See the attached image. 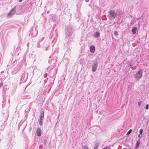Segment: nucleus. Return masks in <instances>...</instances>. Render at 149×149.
I'll use <instances>...</instances> for the list:
<instances>
[{"instance_id":"19","label":"nucleus","mask_w":149,"mask_h":149,"mask_svg":"<svg viewBox=\"0 0 149 149\" xmlns=\"http://www.w3.org/2000/svg\"><path fill=\"white\" fill-rule=\"evenodd\" d=\"M114 34L116 35H117L118 34L117 32H116V31H115L114 32Z\"/></svg>"},{"instance_id":"10","label":"nucleus","mask_w":149,"mask_h":149,"mask_svg":"<svg viewBox=\"0 0 149 149\" xmlns=\"http://www.w3.org/2000/svg\"><path fill=\"white\" fill-rule=\"evenodd\" d=\"M99 145L98 143H97L95 144V147H94V149H97L98 147V146Z\"/></svg>"},{"instance_id":"17","label":"nucleus","mask_w":149,"mask_h":149,"mask_svg":"<svg viewBox=\"0 0 149 149\" xmlns=\"http://www.w3.org/2000/svg\"><path fill=\"white\" fill-rule=\"evenodd\" d=\"M42 120H41L39 122V123L41 125H42Z\"/></svg>"},{"instance_id":"15","label":"nucleus","mask_w":149,"mask_h":149,"mask_svg":"<svg viewBox=\"0 0 149 149\" xmlns=\"http://www.w3.org/2000/svg\"><path fill=\"white\" fill-rule=\"evenodd\" d=\"M148 104H147L146 105L145 108L146 109H148Z\"/></svg>"},{"instance_id":"14","label":"nucleus","mask_w":149,"mask_h":149,"mask_svg":"<svg viewBox=\"0 0 149 149\" xmlns=\"http://www.w3.org/2000/svg\"><path fill=\"white\" fill-rule=\"evenodd\" d=\"M141 104V101L138 102V104L139 107H140Z\"/></svg>"},{"instance_id":"5","label":"nucleus","mask_w":149,"mask_h":149,"mask_svg":"<svg viewBox=\"0 0 149 149\" xmlns=\"http://www.w3.org/2000/svg\"><path fill=\"white\" fill-rule=\"evenodd\" d=\"M137 30V28L136 27H133L132 30V31L133 34H134L136 33Z\"/></svg>"},{"instance_id":"6","label":"nucleus","mask_w":149,"mask_h":149,"mask_svg":"<svg viewBox=\"0 0 149 149\" xmlns=\"http://www.w3.org/2000/svg\"><path fill=\"white\" fill-rule=\"evenodd\" d=\"M100 36V33L98 32H96L95 33V37L96 38H97L99 37Z\"/></svg>"},{"instance_id":"8","label":"nucleus","mask_w":149,"mask_h":149,"mask_svg":"<svg viewBox=\"0 0 149 149\" xmlns=\"http://www.w3.org/2000/svg\"><path fill=\"white\" fill-rule=\"evenodd\" d=\"M44 112L43 111L42 112V114H41L40 115V119L41 120H42L43 119L44 115Z\"/></svg>"},{"instance_id":"20","label":"nucleus","mask_w":149,"mask_h":149,"mask_svg":"<svg viewBox=\"0 0 149 149\" xmlns=\"http://www.w3.org/2000/svg\"><path fill=\"white\" fill-rule=\"evenodd\" d=\"M138 137H140V134H139L138 135Z\"/></svg>"},{"instance_id":"24","label":"nucleus","mask_w":149,"mask_h":149,"mask_svg":"<svg viewBox=\"0 0 149 149\" xmlns=\"http://www.w3.org/2000/svg\"><path fill=\"white\" fill-rule=\"evenodd\" d=\"M107 148H103V149H107Z\"/></svg>"},{"instance_id":"21","label":"nucleus","mask_w":149,"mask_h":149,"mask_svg":"<svg viewBox=\"0 0 149 149\" xmlns=\"http://www.w3.org/2000/svg\"><path fill=\"white\" fill-rule=\"evenodd\" d=\"M98 111V110H97V111H95V112H96L97 113Z\"/></svg>"},{"instance_id":"4","label":"nucleus","mask_w":149,"mask_h":149,"mask_svg":"<svg viewBox=\"0 0 149 149\" xmlns=\"http://www.w3.org/2000/svg\"><path fill=\"white\" fill-rule=\"evenodd\" d=\"M15 9H12L10 11V13H9L8 14V16L9 17H10V15H13L14 13H15Z\"/></svg>"},{"instance_id":"11","label":"nucleus","mask_w":149,"mask_h":149,"mask_svg":"<svg viewBox=\"0 0 149 149\" xmlns=\"http://www.w3.org/2000/svg\"><path fill=\"white\" fill-rule=\"evenodd\" d=\"M139 144H140V142H139V141H138L136 143V147H138L139 146Z\"/></svg>"},{"instance_id":"23","label":"nucleus","mask_w":149,"mask_h":149,"mask_svg":"<svg viewBox=\"0 0 149 149\" xmlns=\"http://www.w3.org/2000/svg\"><path fill=\"white\" fill-rule=\"evenodd\" d=\"M93 48H94V51L95 50V47L94 46Z\"/></svg>"},{"instance_id":"12","label":"nucleus","mask_w":149,"mask_h":149,"mask_svg":"<svg viewBox=\"0 0 149 149\" xmlns=\"http://www.w3.org/2000/svg\"><path fill=\"white\" fill-rule=\"evenodd\" d=\"M132 130L131 129H130L129 131L126 134L127 135H128L129 134H130L132 132Z\"/></svg>"},{"instance_id":"3","label":"nucleus","mask_w":149,"mask_h":149,"mask_svg":"<svg viewBox=\"0 0 149 149\" xmlns=\"http://www.w3.org/2000/svg\"><path fill=\"white\" fill-rule=\"evenodd\" d=\"M36 133L37 135L39 136H41L42 134L41 131V130L39 128H38L36 131Z\"/></svg>"},{"instance_id":"16","label":"nucleus","mask_w":149,"mask_h":149,"mask_svg":"<svg viewBox=\"0 0 149 149\" xmlns=\"http://www.w3.org/2000/svg\"><path fill=\"white\" fill-rule=\"evenodd\" d=\"M83 149H88V148L87 146H85L84 147Z\"/></svg>"},{"instance_id":"2","label":"nucleus","mask_w":149,"mask_h":149,"mask_svg":"<svg viewBox=\"0 0 149 149\" xmlns=\"http://www.w3.org/2000/svg\"><path fill=\"white\" fill-rule=\"evenodd\" d=\"M109 17L112 19L114 18L116 16V14L115 11L113 10H110L109 12Z\"/></svg>"},{"instance_id":"22","label":"nucleus","mask_w":149,"mask_h":149,"mask_svg":"<svg viewBox=\"0 0 149 149\" xmlns=\"http://www.w3.org/2000/svg\"><path fill=\"white\" fill-rule=\"evenodd\" d=\"M22 0H19V1L20 2H22Z\"/></svg>"},{"instance_id":"18","label":"nucleus","mask_w":149,"mask_h":149,"mask_svg":"<svg viewBox=\"0 0 149 149\" xmlns=\"http://www.w3.org/2000/svg\"><path fill=\"white\" fill-rule=\"evenodd\" d=\"M128 66L130 67V68H131L132 67V65L131 64H130L128 65Z\"/></svg>"},{"instance_id":"1","label":"nucleus","mask_w":149,"mask_h":149,"mask_svg":"<svg viewBox=\"0 0 149 149\" xmlns=\"http://www.w3.org/2000/svg\"><path fill=\"white\" fill-rule=\"evenodd\" d=\"M142 75V70H140L136 73L135 75V78L138 80L140 79Z\"/></svg>"},{"instance_id":"13","label":"nucleus","mask_w":149,"mask_h":149,"mask_svg":"<svg viewBox=\"0 0 149 149\" xmlns=\"http://www.w3.org/2000/svg\"><path fill=\"white\" fill-rule=\"evenodd\" d=\"M143 132V130L142 129H141L139 131L140 134L141 135H142Z\"/></svg>"},{"instance_id":"25","label":"nucleus","mask_w":149,"mask_h":149,"mask_svg":"<svg viewBox=\"0 0 149 149\" xmlns=\"http://www.w3.org/2000/svg\"><path fill=\"white\" fill-rule=\"evenodd\" d=\"M92 70H93V68H92Z\"/></svg>"},{"instance_id":"9","label":"nucleus","mask_w":149,"mask_h":149,"mask_svg":"<svg viewBox=\"0 0 149 149\" xmlns=\"http://www.w3.org/2000/svg\"><path fill=\"white\" fill-rule=\"evenodd\" d=\"M90 50L91 52H93V46L91 45L90 47Z\"/></svg>"},{"instance_id":"7","label":"nucleus","mask_w":149,"mask_h":149,"mask_svg":"<svg viewBox=\"0 0 149 149\" xmlns=\"http://www.w3.org/2000/svg\"><path fill=\"white\" fill-rule=\"evenodd\" d=\"M97 67V63L96 62V63H95V64H94V69H93L94 72L95 71V70H96Z\"/></svg>"}]
</instances>
